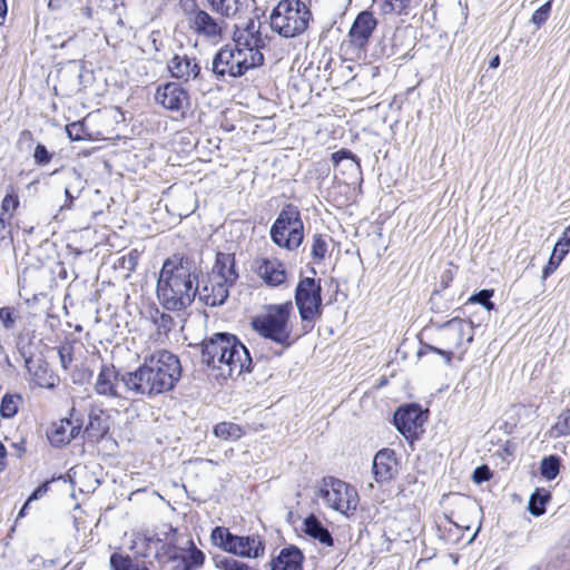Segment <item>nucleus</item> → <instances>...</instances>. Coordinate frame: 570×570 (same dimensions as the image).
Returning a JSON list of instances; mask_svg holds the SVG:
<instances>
[{"instance_id": "obj_1", "label": "nucleus", "mask_w": 570, "mask_h": 570, "mask_svg": "<svg viewBox=\"0 0 570 570\" xmlns=\"http://www.w3.org/2000/svg\"><path fill=\"white\" fill-rule=\"evenodd\" d=\"M202 268L185 254L167 257L159 271L156 295L160 306L167 312H180L189 307L197 296V279Z\"/></svg>"}, {"instance_id": "obj_2", "label": "nucleus", "mask_w": 570, "mask_h": 570, "mask_svg": "<svg viewBox=\"0 0 570 570\" xmlns=\"http://www.w3.org/2000/svg\"><path fill=\"white\" fill-rule=\"evenodd\" d=\"M181 373L179 357L167 350H158L145 356L135 371L124 373L121 382L128 391L151 397L173 391Z\"/></svg>"}, {"instance_id": "obj_3", "label": "nucleus", "mask_w": 570, "mask_h": 570, "mask_svg": "<svg viewBox=\"0 0 570 570\" xmlns=\"http://www.w3.org/2000/svg\"><path fill=\"white\" fill-rule=\"evenodd\" d=\"M200 354L202 364L222 370V375L233 377L252 373L254 362L248 348L232 333L218 332L204 338L199 344H191Z\"/></svg>"}, {"instance_id": "obj_4", "label": "nucleus", "mask_w": 570, "mask_h": 570, "mask_svg": "<svg viewBox=\"0 0 570 570\" xmlns=\"http://www.w3.org/2000/svg\"><path fill=\"white\" fill-rule=\"evenodd\" d=\"M265 314L252 318V328L262 337L274 342L282 348L275 351L276 356L289 348L298 340L292 335L291 315L293 303L291 301L282 304H269L265 306Z\"/></svg>"}, {"instance_id": "obj_5", "label": "nucleus", "mask_w": 570, "mask_h": 570, "mask_svg": "<svg viewBox=\"0 0 570 570\" xmlns=\"http://www.w3.org/2000/svg\"><path fill=\"white\" fill-rule=\"evenodd\" d=\"M265 57L261 51L248 52L243 47L237 48L226 45L222 47L213 58V72L217 79H224L225 76L239 78L248 70L263 66Z\"/></svg>"}, {"instance_id": "obj_6", "label": "nucleus", "mask_w": 570, "mask_h": 570, "mask_svg": "<svg viewBox=\"0 0 570 570\" xmlns=\"http://www.w3.org/2000/svg\"><path fill=\"white\" fill-rule=\"evenodd\" d=\"M312 12L302 0H281L269 14L273 31L284 38L302 35L308 27Z\"/></svg>"}, {"instance_id": "obj_7", "label": "nucleus", "mask_w": 570, "mask_h": 570, "mask_svg": "<svg viewBox=\"0 0 570 570\" xmlns=\"http://www.w3.org/2000/svg\"><path fill=\"white\" fill-rule=\"evenodd\" d=\"M294 301L302 321L303 334H307L323 315L321 279L301 277L294 291Z\"/></svg>"}, {"instance_id": "obj_8", "label": "nucleus", "mask_w": 570, "mask_h": 570, "mask_svg": "<svg viewBox=\"0 0 570 570\" xmlns=\"http://www.w3.org/2000/svg\"><path fill=\"white\" fill-rule=\"evenodd\" d=\"M272 242L287 250L297 249L304 240V224L298 207L285 204L271 226Z\"/></svg>"}, {"instance_id": "obj_9", "label": "nucleus", "mask_w": 570, "mask_h": 570, "mask_svg": "<svg viewBox=\"0 0 570 570\" xmlns=\"http://www.w3.org/2000/svg\"><path fill=\"white\" fill-rule=\"evenodd\" d=\"M316 494L335 511L345 515L357 509L360 498L356 489L334 476H324Z\"/></svg>"}, {"instance_id": "obj_10", "label": "nucleus", "mask_w": 570, "mask_h": 570, "mask_svg": "<svg viewBox=\"0 0 570 570\" xmlns=\"http://www.w3.org/2000/svg\"><path fill=\"white\" fill-rule=\"evenodd\" d=\"M425 420L426 416L419 403H406L395 410L392 423L404 439L413 442L419 439L417 430L423 426Z\"/></svg>"}, {"instance_id": "obj_11", "label": "nucleus", "mask_w": 570, "mask_h": 570, "mask_svg": "<svg viewBox=\"0 0 570 570\" xmlns=\"http://www.w3.org/2000/svg\"><path fill=\"white\" fill-rule=\"evenodd\" d=\"M258 18L256 13L254 17L248 18L247 21H242L235 24L233 33V41L237 48L243 47L248 52L261 51L267 47L271 38L261 32V24L256 26L255 19Z\"/></svg>"}, {"instance_id": "obj_12", "label": "nucleus", "mask_w": 570, "mask_h": 570, "mask_svg": "<svg viewBox=\"0 0 570 570\" xmlns=\"http://www.w3.org/2000/svg\"><path fill=\"white\" fill-rule=\"evenodd\" d=\"M155 101L166 110L180 112L181 115L190 106L189 94L180 83L167 81L157 87Z\"/></svg>"}, {"instance_id": "obj_13", "label": "nucleus", "mask_w": 570, "mask_h": 570, "mask_svg": "<svg viewBox=\"0 0 570 570\" xmlns=\"http://www.w3.org/2000/svg\"><path fill=\"white\" fill-rule=\"evenodd\" d=\"M196 286L199 301L209 307L224 305L229 297V289L233 287L207 272H202Z\"/></svg>"}, {"instance_id": "obj_14", "label": "nucleus", "mask_w": 570, "mask_h": 570, "mask_svg": "<svg viewBox=\"0 0 570 570\" xmlns=\"http://www.w3.org/2000/svg\"><path fill=\"white\" fill-rule=\"evenodd\" d=\"M377 23L379 21L372 11L363 10L358 12L348 31L352 46L356 49H365Z\"/></svg>"}, {"instance_id": "obj_15", "label": "nucleus", "mask_w": 570, "mask_h": 570, "mask_svg": "<svg viewBox=\"0 0 570 570\" xmlns=\"http://www.w3.org/2000/svg\"><path fill=\"white\" fill-rule=\"evenodd\" d=\"M331 161L334 170L351 179V184L356 180H358L360 184L363 181L361 160L352 150L341 148L332 153Z\"/></svg>"}, {"instance_id": "obj_16", "label": "nucleus", "mask_w": 570, "mask_h": 570, "mask_svg": "<svg viewBox=\"0 0 570 570\" xmlns=\"http://www.w3.org/2000/svg\"><path fill=\"white\" fill-rule=\"evenodd\" d=\"M372 472L379 483L391 481L397 474V458L393 449L384 448L373 459Z\"/></svg>"}, {"instance_id": "obj_17", "label": "nucleus", "mask_w": 570, "mask_h": 570, "mask_svg": "<svg viewBox=\"0 0 570 570\" xmlns=\"http://www.w3.org/2000/svg\"><path fill=\"white\" fill-rule=\"evenodd\" d=\"M189 27L198 35L208 39L220 36L222 29L208 12L197 7L196 2L191 0V9L189 12Z\"/></svg>"}, {"instance_id": "obj_18", "label": "nucleus", "mask_w": 570, "mask_h": 570, "mask_svg": "<svg viewBox=\"0 0 570 570\" xmlns=\"http://www.w3.org/2000/svg\"><path fill=\"white\" fill-rule=\"evenodd\" d=\"M470 330V335L466 338L468 343L473 342V322L456 316L453 317L442 324L438 325V330L444 334V341L448 345L453 348H458L461 346L465 330Z\"/></svg>"}, {"instance_id": "obj_19", "label": "nucleus", "mask_w": 570, "mask_h": 570, "mask_svg": "<svg viewBox=\"0 0 570 570\" xmlns=\"http://www.w3.org/2000/svg\"><path fill=\"white\" fill-rule=\"evenodd\" d=\"M207 273L213 275L215 278L222 279L227 285L235 286L239 278L235 254L217 252L213 267Z\"/></svg>"}, {"instance_id": "obj_20", "label": "nucleus", "mask_w": 570, "mask_h": 570, "mask_svg": "<svg viewBox=\"0 0 570 570\" xmlns=\"http://www.w3.org/2000/svg\"><path fill=\"white\" fill-rule=\"evenodd\" d=\"M254 272L268 286H279L286 281V269L284 264L278 259L259 258L255 261Z\"/></svg>"}, {"instance_id": "obj_21", "label": "nucleus", "mask_w": 570, "mask_h": 570, "mask_svg": "<svg viewBox=\"0 0 570 570\" xmlns=\"http://www.w3.org/2000/svg\"><path fill=\"white\" fill-rule=\"evenodd\" d=\"M265 540L258 534H235L233 556L239 558L258 559L265 554Z\"/></svg>"}, {"instance_id": "obj_22", "label": "nucleus", "mask_w": 570, "mask_h": 570, "mask_svg": "<svg viewBox=\"0 0 570 570\" xmlns=\"http://www.w3.org/2000/svg\"><path fill=\"white\" fill-rule=\"evenodd\" d=\"M304 561L303 551L295 544H288L271 559L268 566L271 570H304Z\"/></svg>"}, {"instance_id": "obj_23", "label": "nucleus", "mask_w": 570, "mask_h": 570, "mask_svg": "<svg viewBox=\"0 0 570 570\" xmlns=\"http://www.w3.org/2000/svg\"><path fill=\"white\" fill-rule=\"evenodd\" d=\"M167 68L173 78L188 81L199 77L202 68L195 58L184 55H174L167 62Z\"/></svg>"}, {"instance_id": "obj_24", "label": "nucleus", "mask_w": 570, "mask_h": 570, "mask_svg": "<svg viewBox=\"0 0 570 570\" xmlns=\"http://www.w3.org/2000/svg\"><path fill=\"white\" fill-rule=\"evenodd\" d=\"M114 365L101 364L100 371L95 384V391L99 395L109 397H118L117 381H121V376Z\"/></svg>"}, {"instance_id": "obj_25", "label": "nucleus", "mask_w": 570, "mask_h": 570, "mask_svg": "<svg viewBox=\"0 0 570 570\" xmlns=\"http://www.w3.org/2000/svg\"><path fill=\"white\" fill-rule=\"evenodd\" d=\"M109 430L110 416L102 409L91 407L88 414V424L85 428L88 439L99 441L108 434Z\"/></svg>"}, {"instance_id": "obj_26", "label": "nucleus", "mask_w": 570, "mask_h": 570, "mask_svg": "<svg viewBox=\"0 0 570 570\" xmlns=\"http://www.w3.org/2000/svg\"><path fill=\"white\" fill-rule=\"evenodd\" d=\"M302 530L306 535L318 541L321 544L334 547L332 533L315 514L311 513L303 520Z\"/></svg>"}, {"instance_id": "obj_27", "label": "nucleus", "mask_w": 570, "mask_h": 570, "mask_svg": "<svg viewBox=\"0 0 570 570\" xmlns=\"http://www.w3.org/2000/svg\"><path fill=\"white\" fill-rule=\"evenodd\" d=\"M71 425V417H65L59 422H53L47 430V439L53 448H62L68 444L67 430Z\"/></svg>"}, {"instance_id": "obj_28", "label": "nucleus", "mask_w": 570, "mask_h": 570, "mask_svg": "<svg viewBox=\"0 0 570 570\" xmlns=\"http://www.w3.org/2000/svg\"><path fill=\"white\" fill-rule=\"evenodd\" d=\"M21 356L24 358L26 367L33 375L35 381L41 387L53 389L56 386L55 382H50L47 380L48 373V363L45 360H38V365L35 371H32V357L27 356L23 348H19Z\"/></svg>"}, {"instance_id": "obj_29", "label": "nucleus", "mask_w": 570, "mask_h": 570, "mask_svg": "<svg viewBox=\"0 0 570 570\" xmlns=\"http://www.w3.org/2000/svg\"><path fill=\"white\" fill-rule=\"evenodd\" d=\"M206 560V554L200 549L187 551V553L180 552L178 561L180 563L174 568V570H198L203 568Z\"/></svg>"}, {"instance_id": "obj_30", "label": "nucleus", "mask_w": 570, "mask_h": 570, "mask_svg": "<svg viewBox=\"0 0 570 570\" xmlns=\"http://www.w3.org/2000/svg\"><path fill=\"white\" fill-rule=\"evenodd\" d=\"M561 466L562 459L558 454H550L541 459L539 472L544 480L552 481L559 475Z\"/></svg>"}, {"instance_id": "obj_31", "label": "nucleus", "mask_w": 570, "mask_h": 570, "mask_svg": "<svg viewBox=\"0 0 570 570\" xmlns=\"http://www.w3.org/2000/svg\"><path fill=\"white\" fill-rule=\"evenodd\" d=\"M212 9L223 16L232 17L248 6V0H208Z\"/></svg>"}, {"instance_id": "obj_32", "label": "nucleus", "mask_w": 570, "mask_h": 570, "mask_svg": "<svg viewBox=\"0 0 570 570\" xmlns=\"http://www.w3.org/2000/svg\"><path fill=\"white\" fill-rule=\"evenodd\" d=\"M234 539L235 533H232L229 529L225 527L217 525L212 530L210 533L212 543L229 554L234 548Z\"/></svg>"}, {"instance_id": "obj_33", "label": "nucleus", "mask_w": 570, "mask_h": 570, "mask_svg": "<svg viewBox=\"0 0 570 570\" xmlns=\"http://www.w3.org/2000/svg\"><path fill=\"white\" fill-rule=\"evenodd\" d=\"M551 500V493L543 489H535L530 495L528 511L533 517H540L546 513L547 504Z\"/></svg>"}, {"instance_id": "obj_34", "label": "nucleus", "mask_w": 570, "mask_h": 570, "mask_svg": "<svg viewBox=\"0 0 570 570\" xmlns=\"http://www.w3.org/2000/svg\"><path fill=\"white\" fill-rule=\"evenodd\" d=\"M213 433L216 438L225 441H236L244 435V429L234 422H219L214 429Z\"/></svg>"}, {"instance_id": "obj_35", "label": "nucleus", "mask_w": 570, "mask_h": 570, "mask_svg": "<svg viewBox=\"0 0 570 570\" xmlns=\"http://www.w3.org/2000/svg\"><path fill=\"white\" fill-rule=\"evenodd\" d=\"M150 320L157 327L158 334L167 335L176 326L175 318L159 307L155 306L150 309Z\"/></svg>"}, {"instance_id": "obj_36", "label": "nucleus", "mask_w": 570, "mask_h": 570, "mask_svg": "<svg viewBox=\"0 0 570 570\" xmlns=\"http://www.w3.org/2000/svg\"><path fill=\"white\" fill-rule=\"evenodd\" d=\"M156 559L164 562H175L180 558V547H178V538L169 539V542L161 543L157 549Z\"/></svg>"}, {"instance_id": "obj_37", "label": "nucleus", "mask_w": 570, "mask_h": 570, "mask_svg": "<svg viewBox=\"0 0 570 570\" xmlns=\"http://www.w3.org/2000/svg\"><path fill=\"white\" fill-rule=\"evenodd\" d=\"M22 402L20 394L6 393L0 402V416L2 419H12L19 411V405Z\"/></svg>"}, {"instance_id": "obj_38", "label": "nucleus", "mask_w": 570, "mask_h": 570, "mask_svg": "<svg viewBox=\"0 0 570 570\" xmlns=\"http://www.w3.org/2000/svg\"><path fill=\"white\" fill-rule=\"evenodd\" d=\"M413 0H383L380 4L383 14L407 16Z\"/></svg>"}, {"instance_id": "obj_39", "label": "nucleus", "mask_w": 570, "mask_h": 570, "mask_svg": "<svg viewBox=\"0 0 570 570\" xmlns=\"http://www.w3.org/2000/svg\"><path fill=\"white\" fill-rule=\"evenodd\" d=\"M569 253L567 249H561L559 246L554 244V247L552 249V253L548 259V263L542 269V281H546L548 277H550L560 266L562 261L566 258V256Z\"/></svg>"}, {"instance_id": "obj_40", "label": "nucleus", "mask_w": 570, "mask_h": 570, "mask_svg": "<svg viewBox=\"0 0 570 570\" xmlns=\"http://www.w3.org/2000/svg\"><path fill=\"white\" fill-rule=\"evenodd\" d=\"M213 560L218 570H258L233 557L217 554Z\"/></svg>"}, {"instance_id": "obj_41", "label": "nucleus", "mask_w": 570, "mask_h": 570, "mask_svg": "<svg viewBox=\"0 0 570 570\" xmlns=\"http://www.w3.org/2000/svg\"><path fill=\"white\" fill-rule=\"evenodd\" d=\"M19 205L20 199L18 191L12 185H10L1 203V216L3 217L4 214H10L9 218H11V213L16 212Z\"/></svg>"}, {"instance_id": "obj_42", "label": "nucleus", "mask_w": 570, "mask_h": 570, "mask_svg": "<svg viewBox=\"0 0 570 570\" xmlns=\"http://www.w3.org/2000/svg\"><path fill=\"white\" fill-rule=\"evenodd\" d=\"M429 353H435V354L442 356L444 360V363L446 365H451L453 356H454V353L452 350H444V348L436 347L432 344L421 342L420 348L416 352V356L419 358H421Z\"/></svg>"}, {"instance_id": "obj_43", "label": "nucleus", "mask_w": 570, "mask_h": 570, "mask_svg": "<svg viewBox=\"0 0 570 570\" xmlns=\"http://www.w3.org/2000/svg\"><path fill=\"white\" fill-rule=\"evenodd\" d=\"M67 184L65 187V191H72L75 194L81 195L82 190L86 187V180L82 178V175L76 168H72L68 171Z\"/></svg>"}, {"instance_id": "obj_44", "label": "nucleus", "mask_w": 570, "mask_h": 570, "mask_svg": "<svg viewBox=\"0 0 570 570\" xmlns=\"http://www.w3.org/2000/svg\"><path fill=\"white\" fill-rule=\"evenodd\" d=\"M19 311L14 306L0 307V323L6 331H11L19 318Z\"/></svg>"}, {"instance_id": "obj_45", "label": "nucleus", "mask_w": 570, "mask_h": 570, "mask_svg": "<svg viewBox=\"0 0 570 570\" xmlns=\"http://www.w3.org/2000/svg\"><path fill=\"white\" fill-rule=\"evenodd\" d=\"M494 291L493 289H481L474 294H472L468 303L471 304H479L483 306L487 311L494 309V303L491 301L493 297Z\"/></svg>"}, {"instance_id": "obj_46", "label": "nucleus", "mask_w": 570, "mask_h": 570, "mask_svg": "<svg viewBox=\"0 0 570 570\" xmlns=\"http://www.w3.org/2000/svg\"><path fill=\"white\" fill-rule=\"evenodd\" d=\"M551 11L552 0H548L532 13L531 22L535 26L537 29H540L547 22Z\"/></svg>"}, {"instance_id": "obj_47", "label": "nucleus", "mask_w": 570, "mask_h": 570, "mask_svg": "<svg viewBox=\"0 0 570 570\" xmlns=\"http://www.w3.org/2000/svg\"><path fill=\"white\" fill-rule=\"evenodd\" d=\"M552 432L556 436H567L570 435V410L563 411L552 426Z\"/></svg>"}, {"instance_id": "obj_48", "label": "nucleus", "mask_w": 570, "mask_h": 570, "mask_svg": "<svg viewBox=\"0 0 570 570\" xmlns=\"http://www.w3.org/2000/svg\"><path fill=\"white\" fill-rule=\"evenodd\" d=\"M32 157L37 166L43 167L51 163L53 153H51L43 144L38 142L35 147Z\"/></svg>"}, {"instance_id": "obj_49", "label": "nucleus", "mask_w": 570, "mask_h": 570, "mask_svg": "<svg viewBox=\"0 0 570 570\" xmlns=\"http://www.w3.org/2000/svg\"><path fill=\"white\" fill-rule=\"evenodd\" d=\"M327 253V243L322 234H315L313 236L312 244V257L315 261H323Z\"/></svg>"}, {"instance_id": "obj_50", "label": "nucleus", "mask_w": 570, "mask_h": 570, "mask_svg": "<svg viewBox=\"0 0 570 570\" xmlns=\"http://www.w3.org/2000/svg\"><path fill=\"white\" fill-rule=\"evenodd\" d=\"M140 253L138 249H131L127 255H124L118 259V265L119 267L126 269L128 273H131L136 269Z\"/></svg>"}, {"instance_id": "obj_51", "label": "nucleus", "mask_w": 570, "mask_h": 570, "mask_svg": "<svg viewBox=\"0 0 570 570\" xmlns=\"http://www.w3.org/2000/svg\"><path fill=\"white\" fill-rule=\"evenodd\" d=\"M135 564L129 556L116 552L110 556V568L112 570H132Z\"/></svg>"}, {"instance_id": "obj_52", "label": "nucleus", "mask_w": 570, "mask_h": 570, "mask_svg": "<svg viewBox=\"0 0 570 570\" xmlns=\"http://www.w3.org/2000/svg\"><path fill=\"white\" fill-rule=\"evenodd\" d=\"M148 45L155 51L153 59L157 62H160L158 58V53L164 49V41L161 39V32L159 30H154L150 32L147 39Z\"/></svg>"}, {"instance_id": "obj_53", "label": "nucleus", "mask_w": 570, "mask_h": 570, "mask_svg": "<svg viewBox=\"0 0 570 570\" xmlns=\"http://www.w3.org/2000/svg\"><path fill=\"white\" fill-rule=\"evenodd\" d=\"M493 476L492 470L487 464L476 466L472 473V480L475 484L489 481Z\"/></svg>"}, {"instance_id": "obj_54", "label": "nucleus", "mask_w": 570, "mask_h": 570, "mask_svg": "<svg viewBox=\"0 0 570 570\" xmlns=\"http://www.w3.org/2000/svg\"><path fill=\"white\" fill-rule=\"evenodd\" d=\"M66 131L72 141H79L83 139V126L80 122H72L67 125Z\"/></svg>"}, {"instance_id": "obj_55", "label": "nucleus", "mask_w": 570, "mask_h": 570, "mask_svg": "<svg viewBox=\"0 0 570 570\" xmlns=\"http://www.w3.org/2000/svg\"><path fill=\"white\" fill-rule=\"evenodd\" d=\"M53 480L55 478H52L51 480H46L41 482L38 487H36L28 497L29 502H33L42 498L49 491V485Z\"/></svg>"}, {"instance_id": "obj_56", "label": "nucleus", "mask_w": 570, "mask_h": 570, "mask_svg": "<svg viewBox=\"0 0 570 570\" xmlns=\"http://www.w3.org/2000/svg\"><path fill=\"white\" fill-rule=\"evenodd\" d=\"M178 538V529L171 524L167 525V531L161 532V537L156 538L157 543L169 542V539Z\"/></svg>"}, {"instance_id": "obj_57", "label": "nucleus", "mask_w": 570, "mask_h": 570, "mask_svg": "<svg viewBox=\"0 0 570 570\" xmlns=\"http://www.w3.org/2000/svg\"><path fill=\"white\" fill-rule=\"evenodd\" d=\"M83 66L79 62H72L71 66L66 70V72L75 76L78 79L79 85L82 82L83 77Z\"/></svg>"}, {"instance_id": "obj_58", "label": "nucleus", "mask_w": 570, "mask_h": 570, "mask_svg": "<svg viewBox=\"0 0 570 570\" xmlns=\"http://www.w3.org/2000/svg\"><path fill=\"white\" fill-rule=\"evenodd\" d=\"M66 200L63 205L60 206V210L71 209L73 207V203L80 195L75 194L72 191H65Z\"/></svg>"}, {"instance_id": "obj_59", "label": "nucleus", "mask_w": 570, "mask_h": 570, "mask_svg": "<svg viewBox=\"0 0 570 570\" xmlns=\"http://www.w3.org/2000/svg\"><path fill=\"white\" fill-rule=\"evenodd\" d=\"M70 432L68 433V443H70L71 440L76 439L78 434L80 433L82 429V420H76V424H73V421L71 420Z\"/></svg>"}, {"instance_id": "obj_60", "label": "nucleus", "mask_w": 570, "mask_h": 570, "mask_svg": "<svg viewBox=\"0 0 570 570\" xmlns=\"http://www.w3.org/2000/svg\"><path fill=\"white\" fill-rule=\"evenodd\" d=\"M18 144H27L28 148H30L33 144V135L30 130L24 129L19 135Z\"/></svg>"}, {"instance_id": "obj_61", "label": "nucleus", "mask_w": 570, "mask_h": 570, "mask_svg": "<svg viewBox=\"0 0 570 570\" xmlns=\"http://www.w3.org/2000/svg\"><path fill=\"white\" fill-rule=\"evenodd\" d=\"M10 234L11 232L7 220L2 216H0V242L9 237Z\"/></svg>"}, {"instance_id": "obj_62", "label": "nucleus", "mask_w": 570, "mask_h": 570, "mask_svg": "<svg viewBox=\"0 0 570 570\" xmlns=\"http://www.w3.org/2000/svg\"><path fill=\"white\" fill-rule=\"evenodd\" d=\"M557 246H559L561 249H567V252H570V238L567 237V233L563 230L561 237L556 243Z\"/></svg>"}, {"instance_id": "obj_63", "label": "nucleus", "mask_w": 570, "mask_h": 570, "mask_svg": "<svg viewBox=\"0 0 570 570\" xmlns=\"http://www.w3.org/2000/svg\"><path fill=\"white\" fill-rule=\"evenodd\" d=\"M7 449L4 444L0 441V473L4 471L7 468L6 458H7Z\"/></svg>"}, {"instance_id": "obj_64", "label": "nucleus", "mask_w": 570, "mask_h": 570, "mask_svg": "<svg viewBox=\"0 0 570 570\" xmlns=\"http://www.w3.org/2000/svg\"><path fill=\"white\" fill-rule=\"evenodd\" d=\"M12 446L19 452L18 458H21L26 453V440L21 439L19 442H13Z\"/></svg>"}]
</instances>
